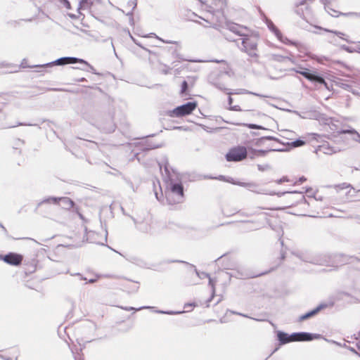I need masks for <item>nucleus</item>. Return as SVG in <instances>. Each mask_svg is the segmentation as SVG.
I'll list each match as a JSON object with an SVG mask.
<instances>
[{"label": "nucleus", "mask_w": 360, "mask_h": 360, "mask_svg": "<svg viewBox=\"0 0 360 360\" xmlns=\"http://www.w3.org/2000/svg\"><path fill=\"white\" fill-rule=\"evenodd\" d=\"M326 9L327 12L333 17H338L340 15H355L354 13H339L338 11H335L328 7L326 8Z\"/></svg>", "instance_id": "nucleus-24"}, {"label": "nucleus", "mask_w": 360, "mask_h": 360, "mask_svg": "<svg viewBox=\"0 0 360 360\" xmlns=\"http://www.w3.org/2000/svg\"><path fill=\"white\" fill-rule=\"evenodd\" d=\"M131 38L132 39V40L134 41L135 44H136L137 45L141 46V45L137 42V41L135 39H134L131 36Z\"/></svg>", "instance_id": "nucleus-59"}, {"label": "nucleus", "mask_w": 360, "mask_h": 360, "mask_svg": "<svg viewBox=\"0 0 360 360\" xmlns=\"http://www.w3.org/2000/svg\"><path fill=\"white\" fill-rule=\"evenodd\" d=\"M96 281V278H91L89 280H87L86 281V283H94Z\"/></svg>", "instance_id": "nucleus-50"}, {"label": "nucleus", "mask_w": 360, "mask_h": 360, "mask_svg": "<svg viewBox=\"0 0 360 360\" xmlns=\"http://www.w3.org/2000/svg\"><path fill=\"white\" fill-rule=\"evenodd\" d=\"M22 125H28V126H34V124H24V123H21V122H19L17 126H22Z\"/></svg>", "instance_id": "nucleus-51"}, {"label": "nucleus", "mask_w": 360, "mask_h": 360, "mask_svg": "<svg viewBox=\"0 0 360 360\" xmlns=\"http://www.w3.org/2000/svg\"><path fill=\"white\" fill-rule=\"evenodd\" d=\"M327 304H324V303H321L320 304H319L315 309H314L313 310L311 311H308L307 313L300 316L299 318H298V321L300 322H302L306 319H308L311 317H312L313 316H315L316 314H317L321 310L325 309L327 307Z\"/></svg>", "instance_id": "nucleus-16"}, {"label": "nucleus", "mask_w": 360, "mask_h": 360, "mask_svg": "<svg viewBox=\"0 0 360 360\" xmlns=\"http://www.w3.org/2000/svg\"><path fill=\"white\" fill-rule=\"evenodd\" d=\"M227 28L231 32L236 34L238 36L246 37L248 33V29L240 25L234 23V22H229L227 24Z\"/></svg>", "instance_id": "nucleus-12"}, {"label": "nucleus", "mask_w": 360, "mask_h": 360, "mask_svg": "<svg viewBox=\"0 0 360 360\" xmlns=\"http://www.w3.org/2000/svg\"><path fill=\"white\" fill-rule=\"evenodd\" d=\"M188 89V83L186 81H184L181 84V94H184Z\"/></svg>", "instance_id": "nucleus-37"}, {"label": "nucleus", "mask_w": 360, "mask_h": 360, "mask_svg": "<svg viewBox=\"0 0 360 360\" xmlns=\"http://www.w3.org/2000/svg\"><path fill=\"white\" fill-rule=\"evenodd\" d=\"M127 15H129V16H131L132 18V12L131 11L129 12Z\"/></svg>", "instance_id": "nucleus-64"}, {"label": "nucleus", "mask_w": 360, "mask_h": 360, "mask_svg": "<svg viewBox=\"0 0 360 360\" xmlns=\"http://www.w3.org/2000/svg\"><path fill=\"white\" fill-rule=\"evenodd\" d=\"M68 15L72 19H75L77 18L74 14L69 13Z\"/></svg>", "instance_id": "nucleus-55"}, {"label": "nucleus", "mask_w": 360, "mask_h": 360, "mask_svg": "<svg viewBox=\"0 0 360 360\" xmlns=\"http://www.w3.org/2000/svg\"><path fill=\"white\" fill-rule=\"evenodd\" d=\"M295 342L311 341L320 337V335L307 332L294 333Z\"/></svg>", "instance_id": "nucleus-13"}, {"label": "nucleus", "mask_w": 360, "mask_h": 360, "mask_svg": "<svg viewBox=\"0 0 360 360\" xmlns=\"http://www.w3.org/2000/svg\"><path fill=\"white\" fill-rule=\"evenodd\" d=\"M340 133L354 134L355 135V136L353 138V139L360 143V134L355 129L342 130L341 131H340Z\"/></svg>", "instance_id": "nucleus-22"}, {"label": "nucleus", "mask_w": 360, "mask_h": 360, "mask_svg": "<svg viewBox=\"0 0 360 360\" xmlns=\"http://www.w3.org/2000/svg\"><path fill=\"white\" fill-rule=\"evenodd\" d=\"M121 210H122V214H123L124 215L129 216V214H127L126 213V212H125L124 209L122 207H121Z\"/></svg>", "instance_id": "nucleus-52"}, {"label": "nucleus", "mask_w": 360, "mask_h": 360, "mask_svg": "<svg viewBox=\"0 0 360 360\" xmlns=\"http://www.w3.org/2000/svg\"><path fill=\"white\" fill-rule=\"evenodd\" d=\"M267 26L269 29L272 31L276 37L284 44H291L290 41L286 37H283L281 32L278 30V29L274 25L271 21L267 22Z\"/></svg>", "instance_id": "nucleus-17"}, {"label": "nucleus", "mask_w": 360, "mask_h": 360, "mask_svg": "<svg viewBox=\"0 0 360 360\" xmlns=\"http://www.w3.org/2000/svg\"><path fill=\"white\" fill-rule=\"evenodd\" d=\"M171 68L167 67V65H164V68L161 70V72L165 74V75H167L169 72Z\"/></svg>", "instance_id": "nucleus-42"}, {"label": "nucleus", "mask_w": 360, "mask_h": 360, "mask_svg": "<svg viewBox=\"0 0 360 360\" xmlns=\"http://www.w3.org/2000/svg\"><path fill=\"white\" fill-rule=\"evenodd\" d=\"M340 151V149L337 147L330 146L328 143H324L321 146H319L316 149V153H323L326 155H332Z\"/></svg>", "instance_id": "nucleus-14"}, {"label": "nucleus", "mask_w": 360, "mask_h": 360, "mask_svg": "<svg viewBox=\"0 0 360 360\" xmlns=\"http://www.w3.org/2000/svg\"><path fill=\"white\" fill-rule=\"evenodd\" d=\"M159 146L158 145H155V144H153L151 143H149V142H146L145 144H143L141 146V149L143 150V151H145V150H152V149H155V148H158Z\"/></svg>", "instance_id": "nucleus-29"}, {"label": "nucleus", "mask_w": 360, "mask_h": 360, "mask_svg": "<svg viewBox=\"0 0 360 360\" xmlns=\"http://www.w3.org/2000/svg\"><path fill=\"white\" fill-rule=\"evenodd\" d=\"M195 272L196 275L198 276V278H200V279H204L205 278H209V285L212 288L211 297L207 300V302L209 303L210 302L212 301V298L214 297V296L215 295V284H214V282L210 278V275L208 274H207L205 272H200V271H198L196 269V268H195Z\"/></svg>", "instance_id": "nucleus-15"}, {"label": "nucleus", "mask_w": 360, "mask_h": 360, "mask_svg": "<svg viewBox=\"0 0 360 360\" xmlns=\"http://www.w3.org/2000/svg\"><path fill=\"white\" fill-rule=\"evenodd\" d=\"M213 85L219 90L224 91L229 95H232L233 94L230 89L225 88V86L220 82L214 83Z\"/></svg>", "instance_id": "nucleus-30"}, {"label": "nucleus", "mask_w": 360, "mask_h": 360, "mask_svg": "<svg viewBox=\"0 0 360 360\" xmlns=\"http://www.w3.org/2000/svg\"><path fill=\"white\" fill-rule=\"evenodd\" d=\"M261 227H262V224L257 223L255 226L250 227V229L251 230H256L260 229Z\"/></svg>", "instance_id": "nucleus-44"}, {"label": "nucleus", "mask_w": 360, "mask_h": 360, "mask_svg": "<svg viewBox=\"0 0 360 360\" xmlns=\"http://www.w3.org/2000/svg\"><path fill=\"white\" fill-rule=\"evenodd\" d=\"M23 259L22 255L15 252H9L5 255H0V260H3L8 264L12 266H19Z\"/></svg>", "instance_id": "nucleus-9"}, {"label": "nucleus", "mask_w": 360, "mask_h": 360, "mask_svg": "<svg viewBox=\"0 0 360 360\" xmlns=\"http://www.w3.org/2000/svg\"><path fill=\"white\" fill-rule=\"evenodd\" d=\"M299 71H303V69H305L304 68H302V67H300V68H297Z\"/></svg>", "instance_id": "nucleus-62"}, {"label": "nucleus", "mask_w": 360, "mask_h": 360, "mask_svg": "<svg viewBox=\"0 0 360 360\" xmlns=\"http://www.w3.org/2000/svg\"><path fill=\"white\" fill-rule=\"evenodd\" d=\"M131 38L132 39V40L134 41L135 44H136L137 45L141 46V45L137 42V41L135 39H134L131 36Z\"/></svg>", "instance_id": "nucleus-56"}, {"label": "nucleus", "mask_w": 360, "mask_h": 360, "mask_svg": "<svg viewBox=\"0 0 360 360\" xmlns=\"http://www.w3.org/2000/svg\"><path fill=\"white\" fill-rule=\"evenodd\" d=\"M131 38L132 39V40L134 41L135 44H136L137 45L141 46V45L137 42V41L135 39H134L131 36Z\"/></svg>", "instance_id": "nucleus-57"}, {"label": "nucleus", "mask_w": 360, "mask_h": 360, "mask_svg": "<svg viewBox=\"0 0 360 360\" xmlns=\"http://www.w3.org/2000/svg\"><path fill=\"white\" fill-rule=\"evenodd\" d=\"M51 90H52V91H62L63 89H62L54 88V89H51Z\"/></svg>", "instance_id": "nucleus-60"}, {"label": "nucleus", "mask_w": 360, "mask_h": 360, "mask_svg": "<svg viewBox=\"0 0 360 360\" xmlns=\"http://www.w3.org/2000/svg\"><path fill=\"white\" fill-rule=\"evenodd\" d=\"M58 198H56V197L45 198L38 203V207H39L41 205L44 204V203L57 204L58 202Z\"/></svg>", "instance_id": "nucleus-23"}, {"label": "nucleus", "mask_w": 360, "mask_h": 360, "mask_svg": "<svg viewBox=\"0 0 360 360\" xmlns=\"http://www.w3.org/2000/svg\"><path fill=\"white\" fill-rule=\"evenodd\" d=\"M58 200L57 204L65 210H70L75 205L74 202L68 197H60Z\"/></svg>", "instance_id": "nucleus-20"}, {"label": "nucleus", "mask_w": 360, "mask_h": 360, "mask_svg": "<svg viewBox=\"0 0 360 360\" xmlns=\"http://www.w3.org/2000/svg\"><path fill=\"white\" fill-rule=\"evenodd\" d=\"M72 276L75 275V276H78L80 281H87L86 278L84 277L82 274H80L79 273H77L75 274H72Z\"/></svg>", "instance_id": "nucleus-43"}, {"label": "nucleus", "mask_w": 360, "mask_h": 360, "mask_svg": "<svg viewBox=\"0 0 360 360\" xmlns=\"http://www.w3.org/2000/svg\"><path fill=\"white\" fill-rule=\"evenodd\" d=\"M134 222L136 229L145 233L152 232L151 219L149 217L144 218L143 220H139L131 216H129Z\"/></svg>", "instance_id": "nucleus-8"}, {"label": "nucleus", "mask_w": 360, "mask_h": 360, "mask_svg": "<svg viewBox=\"0 0 360 360\" xmlns=\"http://www.w3.org/2000/svg\"><path fill=\"white\" fill-rule=\"evenodd\" d=\"M257 145L266 146V148L271 151H283L284 146L281 144L278 139L273 136H262L257 141Z\"/></svg>", "instance_id": "nucleus-5"}, {"label": "nucleus", "mask_w": 360, "mask_h": 360, "mask_svg": "<svg viewBox=\"0 0 360 360\" xmlns=\"http://www.w3.org/2000/svg\"><path fill=\"white\" fill-rule=\"evenodd\" d=\"M261 217H262V219L264 220V221H267V214L265 213V212H263V213H261L260 214Z\"/></svg>", "instance_id": "nucleus-48"}, {"label": "nucleus", "mask_w": 360, "mask_h": 360, "mask_svg": "<svg viewBox=\"0 0 360 360\" xmlns=\"http://www.w3.org/2000/svg\"><path fill=\"white\" fill-rule=\"evenodd\" d=\"M271 59L278 62H285L286 60H290L292 62V60L289 57L283 56L279 54H272Z\"/></svg>", "instance_id": "nucleus-26"}, {"label": "nucleus", "mask_w": 360, "mask_h": 360, "mask_svg": "<svg viewBox=\"0 0 360 360\" xmlns=\"http://www.w3.org/2000/svg\"><path fill=\"white\" fill-rule=\"evenodd\" d=\"M248 127L250 129H264L262 127L255 124H248Z\"/></svg>", "instance_id": "nucleus-41"}, {"label": "nucleus", "mask_w": 360, "mask_h": 360, "mask_svg": "<svg viewBox=\"0 0 360 360\" xmlns=\"http://www.w3.org/2000/svg\"><path fill=\"white\" fill-rule=\"evenodd\" d=\"M131 5H133V8H134L136 6V4L134 1L131 2Z\"/></svg>", "instance_id": "nucleus-63"}, {"label": "nucleus", "mask_w": 360, "mask_h": 360, "mask_svg": "<svg viewBox=\"0 0 360 360\" xmlns=\"http://www.w3.org/2000/svg\"><path fill=\"white\" fill-rule=\"evenodd\" d=\"M131 38L132 39V40L134 41L135 44H136L137 45L141 46V45L137 42V41L135 39H134L131 36Z\"/></svg>", "instance_id": "nucleus-58"}, {"label": "nucleus", "mask_w": 360, "mask_h": 360, "mask_svg": "<svg viewBox=\"0 0 360 360\" xmlns=\"http://www.w3.org/2000/svg\"><path fill=\"white\" fill-rule=\"evenodd\" d=\"M121 308L125 311H131V310H134L135 311H139V310H141L143 309H151L152 307H141L139 308H134V307H121Z\"/></svg>", "instance_id": "nucleus-33"}, {"label": "nucleus", "mask_w": 360, "mask_h": 360, "mask_svg": "<svg viewBox=\"0 0 360 360\" xmlns=\"http://www.w3.org/2000/svg\"><path fill=\"white\" fill-rule=\"evenodd\" d=\"M342 49L345 50V51H348V52H352V50L350 49V48L349 46H345V45H343L342 46Z\"/></svg>", "instance_id": "nucleus-49"}, {"label": "nucleus", "mask_w": 360, "mask_h": 360, "mask_svg": "<svg viewBox=\"0 0 360 360\" xmlns=\"http://www.w3.org/2000/svg\"><path fill=\"white\" fill-rule=\"evenodd\" d=\"M335 86L347 91L352 92L354 95L359 94L358 91L353 88L352 83L350 82H345L342 79H338L335 82Z\"/></svg>", "instance_id": "nucleus-18"}, {"label": "nucleus", "mask_w": 360, "mask_h": 360, "mask_svg": "<svg viewBox=\"0 0 360 360\" xmlns=\"http://www.w3.org/2000/svg\"><path fill=\"white\" fill-rule=\"evenodd\" d=\"M249 191L257 193V194H269V195H274V193H268L265 189L259 188L258 185L254 182H250L248 188Z\"/></svg>", "instance_id": "nucleus-21"}, {"label": "nucleus", "mask_w": 360, "mask_h": 360, "mask_svg": "<svg viewBox=\"0 0 360 360\" xmlns=\"http://www.w3.org/2000/svg\"><path fill=\"white\" fill-rule=\"evenodd\" d=\"M257 167H258V169L260 170V171H264L266 167H268V165H265L264 167L261 165H257Z\"/></svg>", "instance_id": "nucleus-47"}, {"label": "nucleus", "mask_w": 360, "mask_h": 360, "mask_svg": "<svg viewBox=\"0 0 360 360\" xmlns=\"http://www.w3.org/2000/svg\"><path fill=\"white\" fill-rule=\"evenodd\" d=\"M301 260L316 265L336 266V256L329 254H313L311 252H298L295 254Z\"/></svg>", "instance_id": "nucleus-3"}, {"label": "nucleus", "mask_w": 360, "mask_h": 360, "mask_svg": "<svg viewBox=\"0 0 360 360\" xmlns=\"http://www.w3.org/2000/svg\"><path fill=\"white\" fill-rule=\"evenodd\" d=\"M233 184H236V185H238V186H240L242 187H245V188H248L250 182H248V183H246V182H237V183H233Z\"/></svg>", "instance_id": "nucleus-40"}, {"label": "nucleus", "mask_w": 360, "mask_h": 360, "mask_svg": "<svg viewBox=\"0 0 360 360\" xmlns=\"http://www.w3.org/2000/svg\"><path fill=\"white\" fill-rule=\"evenodd\" d=\"M285 258V252L282 251L281 252V259H283Z\"/></svg>", "instance_id": "nucleus-61"}, {"label": "nucleus", "mask_w": 360, "mask_h": 360, "mask_svg": "<svg viewBox=\"0 0 360 360\" xmlns=\"http://www.w3.org/2000/svg\"><path fill=\"white\" fill-rule=\"evenodd\" d=\"M232 93H233L232 94H253V95H255V96H259V97H264L263 95L258 94H256V93H252V92L248 91H247L245 89H238L236 91L232 92Z\"/></svg>", "instance_id": "nucleus-31"}, {"label": "nucleus", "mask_w": 360, "mask_h": 360, "mask_svg": "<svg viewBox=\"0 0 360 360\" xmlns=\"http://www.w3.org/2000/svg\"><path fill=\"white\" fill-rule=\"evenodd\" d=\"M195 303H186L184 304V309H188V307H195Z\"/></svg>", "instance_id": "nucleus-46"}, {"label": "nucleus", "mask_w": 360, "mask_h": 360, "mask_svg": "<svg viewBox=\"0 0 360 360\" xmlns=\"http://www.w3.org/2000/svg\"><path fill=\"white\" fill-rule=\"evenodd\" d=\"M157 313H159V314H180L181 313V311H177V312H175V311H162V310H158L156 311Z\"/></svg>", "instance_id": "nucleus-38"}, {"label": "nucleus", "mask_w": 360, "mask_h": 360, "mask_svg": "<svg viewBox=\"0 0 360 360\" xmlns=\"http://www.w3.org/2000/svg\"><path fill=\"white\" fill-rule=\"evenodd\" d=\"M76 63H86V61L83 59H80V58H75V57H63V58H60L53 62L48 63L44 65L43 66L49 67V66H52L54 65H64L66 64H75Z\"/></svg>", "instance_id": "nucleus-11"}, {"label": "nucleus", "mask_w": 360, "mask_h": 360, "mask_svg": "<svg viewBox=\"0 0 360 360\" xmlns=\"http://www.w3.org/2000/svg\"><path fill=\"white\" fill-rule=\"evenodd\" d=\"M86 65H87L89 68V71L91 72L93 74H98L96 72V70L95 68L91 65L88 62H86V63H84Z\"/></svg>", "instance_id": "nucleus-39"}, {"label": "nucleus", "mask_w": 360, "mask_h": 360, "mask_svg": "<svg viewBox=\"0 0 360 360\" xmlns=\"http://www.w3.org/2000/svg\"><path fill=\"white\" fill-rule=\"evenodd\" d=\"M55 2L60 7L70 9V3L68 0H54Z\"/></svg>", "instance_id": "nucleus-28"}, {"label": "nucleus", "mask_w": 360, "mask_h": 360, "mask_svg": "<svg viewBox=\"0 0 360 360\" xmlns=\"http://www.w3.org/2000/svg\"><path fill=\"white\" fill-rule=\"evenodd\" d=\"M241 51L246 53L250 57L257 58V41L254 37H249L248 34L243 38Z\"/></svg>", "instance_id": "nucleus-4"}, {"label": "nucleus", "mask_w": 360, "mask_h": 360, "mask_svg": "<svg viewBox=\"0 0 360 360\" xmlns=\"http://www.w3.org/2000/svg\"><path fill=\"white\" fill-rule=\"evenodd\" d=\"M291 71H294L297 73L302 75L306 79H307L308 80H309L311 82H317L319 84H323L325 86L327 85L323 77H322L321 76H319L318 75H316L314 73L310 72V71L307 68L303 69V71H299L297 69L292 68Z\"/></svg>", "instance_id": "nucleus-10"}, {"label": "nucleus", "mask_w": 360, "mask_h": 360, "mask_svg": "<svg viewBox=\"0 0 360 360\" xmlns=\"http://www.w3.org/2000/svg\"><path fill=\"white\" fill-rule=\"evenodd\" d=\"M247 156V150L245 147L233 148L226 155V159L229 162H238L245 159Z\"/></svg>", "instance_id": "nucleus-7"}, {"label": "nucleus", "mask_w": 360, "mask_h": 360, "mask_svg": "<svg viewBox=\"0 0 360 360\" xmlns=\"http://www.w3.org/2000/svg\"><path fill=\"white\" fill-rule=\"evenodd\" d=\"M278 340H279L281 345H284L290 342H295V336H293V333L291 335H288L286 333L278 331L277 333Z\"/></svg>", "instance_id": "nucleus-19"}, {"label": "nucleus", "mask_w": 360, "mask_h": 360, "mask_svg": "<svg viewBox=\"0 0 360 360\" xmlns=\"http://www.w3.org/2000/svg\"><path fill=\"white\" fill-rule=\"evenodd\" d=\"M83 117L89 122L105 133H112L116 129L113 115L110 112L101 114L96 112H91L84 113Z\"/></svg>", "instance_id": "nucleus-2"}, {"label": "nucleus", "mask_w": 360, "mask_h": 360, "mask_svg": "<svg viewBox=\"0 0 360 360\" xmlns=\"http://www.w3.org/2000/svg\"><path fill=\"white\" fill-rule=\"evenodd\" d=\"M304 181H306V179H305L304 176H302V177L300 178V179H299V182H300V183H302V182H304Z\"/></svg>", "instance_id": "nucleus-53"}, {"label": "nucleus", "mask_w": 360, "mask_h": 360, "mask_svg": "<svg viewBox=\"0 0 360 360\" xmlns=\"http://www.w3.org/2000/svg\"><path fill=\"white\" fill-rule=\"evenodd\" d=\"M269 152V151L268 150L267 148L265 149V150H258L255 151V155H257V156H264Z\"/></svg>", "instance_id": "nucleus-36"}, {"label": "nucleus", "mask_w": 360, "mask_h": 360, "mask_svg": "<svg viewBox=\"0 0 360 360\" xmlns=\"http://www.w3.org/2000/svg\"><path fill=\"white\" fill-rule=\"evenodd\" d=\"M93 2L91 0H80L79 4V9L80 8H89L92 5Z\"/></svg>", "instance_id": "nucleus-27"}, {"label": "nucleus", "mask_w": 360, "mask_h": 360, "mask_svg": "<svg viewBox=\"0 0 360 360\" xmlns=\"http://www.w3.org/2000/svg\"><path fill=\"white\" fill-rule=\"evenodd\" d=\"M304 143H305V142L303 140L297 139V140L292 141L291 144L293 147H300V146L304 145Z\"/></svg>", "instance_id": "nucleus-34"}, {"label": "nucleus", "mask_w": 360, "mask_h": 360, "mask_svg": "<svg viewBox=\"0 0 360 360\" xmlns=\"http://www.w3.org/2000/svg\"><path fill=\"white\" fill-rule=\"evenodd\" d=\"M319 29H321V30H324L325 32L333 33L335 35H337L338 37H340V39L346 41L347 42L352 43V41L350 40H349L348 39L344 37L345 36V34L344 33L341 32L333 31V30H328V29H323V28H321V27H319Z\"/></svg>", "instance_id": "nucleus-25"}, {"label": "nucleus", "mask_w": 360, "mask_h": 360, "mask_svg": "<svg viewBox=\"0 0 360 360\" xmlns=\"http://www.w3.org/2000/svg\"><path fill=\"white\" fill-rule=\"evenodd\" d=\"M95 234H96V233H95V232H94V231H89V232L88 233V235H89V237L93 236H94Z\"/></svg>", "instance_id": "nucleus-54"}, {"label": "nucleus", "mask_w": 360, "mask_h": 360, "mask_svg": "<svg viewBox=\"0 0 360 360\" xmlns=\"http://www.w3.org/2000/svg\"><path fill=\"white\" fill-rule=\"evenodd\" d=\"M131 282L133 283V286H131L130 292H137L139 288V282H135V281H131Z\"/></svg>", "instance_id": "nucleus-35"}, {"label": "nucleus", "mask_w": 360, "mask_h": 360, "mask_svg": "<svg viewBox=\"0 0 360 360\" xmlns=\"http://www.w3.org/2000/svg\"><path fill=\"white\" fill-rule=\"evenodd\" d=\"M288 181V179L287 177H283L277 181L278 184H281L283 182H287Z\"/></svg>", "instance_id": "nucleus-45"}, {"label": "nucleus", "mask_w": 360, "mask_h": 360, "mask_svg": "<svg viewBox=\"0 0 360 360\" xmlns=\"http://www.w3.org/2000/svg\"><path fill=\"white\" fill-rule=\"evenodd\" d=\"M169 169V166H165L164 172H162L163 180L167 183L168 190L166 193V199L169 204L174 205L184 201V187L176 172Z\"/></svg>", "instance_id": "nucleus-1"}, {"label": "nucleus", "mask_w": 360, "mask_h": 360, "mask_svg": "<svg viewBox=\"0 0 360 360\" xmlns=\"http://www.w3.org/2000/svg\"><path fill=\"white\" fill-rule=\"evenodd\" d=\"M228 101H229V105H230V108H229L230 110H234V111H240L241 110L239 105H231L232 102H233V98L231 97V95H229V96Z\"/></svg>", "instance_id": "nucleus-32"}, {"label": "nucleus", "mask_w": 360, "mask_h": 360, "mask_svg": "<svg viewBox=\"0 0 360 360\" xmlns=\"http://www.w3.org/2000/svg\"><path fill=\"white\" fill-rule=\"evenodd\" d=\"M197 107V103L188 102L184 105L176 107L169 112V115L173 117H179L191 114Z\"/></svg>", "instance_id": "nucleus-6"}]
</instances>
